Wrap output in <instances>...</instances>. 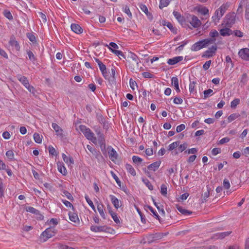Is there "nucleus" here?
<instances>
[{
  "label": "nucleus",
  "mask_w": 249,
  "mask_h": 249,
  "mask_svg": "<svg viewBox=\"0 0 249 249\" xmlns=\"http://www.w3.org/2000/svg\"><path fill=\"white\" fill-rule=\"evenodd\" d=\"M34 139L35 141L38 143H40L42 142V137L38 133H35L34 134Z\"/></svg>",
  "instance_id": "41"
},
{
  "label": "nucleus",
  "mask_w": 249,
  "mask_h": 249,
  "mask_svg": "<svg viewBox=\"0 0 249 249\" xmlns=\"http://www.w3.org/2000/svg\"><path fill=\"white\" fill-rule=\"evenodd\" d=\"M29 92L32 93L33 94H35L36 90L34 87L30 85L29 83L25 87Z\"/></svg>",
  "instance_id": "51"
},
{
  "label": "nucleus",
  "mask_w": 249,
  "mask_h": 249,
  "mask_svg": "<svg viewBox=\"0 0 249 249\" xmlns=\"http://www.w3.org/2000/svg\"><path fill=\"white\" fill-rule=\"evenodd\" d=\"M62 158L64 161L67 163H74V161L72 157H68L65 154H62Z\"/></svg>",
  "instance_id": "33"
},
{
  "label": "nucleus",
  "mask_w": 249,
  "mask_h": 249,
  "mask_svg": "<svg viewBox=\"0 0 249 249\" xmlns=\"http://www.w3.org/2000/svg\"><path fill=\"white\" fill-rule=\"evenodd\" d=\"M230 139L228 137H225L221 139L218 142L219 144H223L230 141Z\"/></svg>",
  "instance_id": "63"
},
{
  "label": "nucleus",
  "mask_w": 249,
  "mask_h": 249,
  "mask_svg": "<svg viewBox=\"0 0 249 249\" xmlns=\"http://www.w3.org/2000/svg\"><path fill=\"white\" fill-rule=\"evenodd\" d=\"M141 9L147 15L148 18L150 20H152L153 17L152 14L148 12L147 7L144 4H141L140 6Z\"/></svg>",
  "instance_id": "24"
},
{
  "label": "nucleus",
  "mask_w": 249,
  "mask_h": 249,
  "mask_svg": "<svg viewBox=\"0 0 249 249\" xmlns=\"http://www.w3.org/2000/svg\"><path fill=\"white\" fill-rule=\"evenodd\" d=\"M85 198L87 202L88 203V204L90 206V207L92 208V209L95 211V208L94 207V205L93 204V203L92 201L90 200V199L89 198V196L88 195H85Z\"/></svg>",
  "instance_id": "36"
},
{
  "label": "nucleus",
  "mask_w": 249,
  "mask_h": 249,
  "mask_svg": "<svg viewBox=\"0 0 249 249\" xmlns=\"http://www.w3.org/2000/svg\"><path fill=\"white\" fill-rule=\"evenodd\" d=\"M124 12L126 13L129 18L132 17V14L130 12L129 7L127 6H125L124 8Z\"/></svg>",
  "instance_id": "61"
},
{
  "label": "nucleus",
  "mask_w": 249,
  "mask_h": 249,
  "mask_svg": "<svg viewBox=\"0 0 249 249\" xmlns=\"http://www.w3.org/2000/svg\"><path fill=\"white\" fill-rule=\"evenodd\" d=\"M10 45L14 47L17 51H19L20 49V46L18 42L16 40L15 38L13 36L11 37L9 41Z\"/></svg>",
  "instance_id": "17"
},
{
  "label": "nucleus",
  "mask_w": 249,
  "mask_h": 249,
  "mask_svg": "<svg viewBox=\"0 0 249 249\" xmlns=\"http://www.w3.org/2000/svg\"><path fill=\"white\" fill-rule=\"evenodd\" d=\"M63 194L67 197V198L68 199H69L70 200H73V197H72V196L71 195V194L70 193H69V192H68L67 191H64L63 192Z\"/></svg>",
  "instance_id": "59"
},
{
  "label": "nucleus",
  "mask_w": 249,
  "mask_h": 249,
  "mask_svg": "<svg viewBox=\"0 0 249 249\" xmlns=\"http://www.w3.org/2000/svg\"><path fill=\"white\" fill-rule=\"evenodd\" d=\"M91 153L95 157V158L98 160H99L100 158H103L100 152L99 151L97 150L95 148H94L91 152Z\"/></svg>",
  "instance_id": "37"
},
{
  "label": "nucleus",
  "mask_w": 249,
  "mask_h": 249,
  "mask_svg": "<svg viewBox=\"0 0 249 249\" xmlns=\"http://www.w3.org/2000/svg\"><path fill=\"white\" fill-rule=\"evenodd\" d=\"M215 38H207L202 40H200L195 44L191 47V50L193 51H197L203 48L208 46L209 45L214 43L215 41Z\"/></svg>",
  "instance_id": "1"
},
{
  "label": "nucleus",
  "mask_w": 249,
  "mask_h": 249,
  "mask_svg": "<svg viewBox=\"0 0 249 249\" xmlns=\"http://www.w3.org/2000/svg\"><path fill=\"white\" fill-rule=\"evenodd\" d=\"M26 210L28 212H30L31 213L35 214L36 215H39L38 218L40 220H42L44 218V216L40 213V212L33 207L29 206L28 207H27L26 209Z\"/></svg>",
  "instance_id": "12"
},
{
  "label": "nucleus",
  "mask_w": 249,
  "mask_h": 249,
  "mask_svg": "<svg viewBox=\"0 0 249 249\" xmlns=\"http://www.w3.org/2000/svg\"><path fill=\"white\" fill-rule=\"evenodd\" d=\"M62 202L63 203V204L66 206V207H71L72 208V209L73 211L74 210V208L73 206V205H72V204L69 202V201H67L66 200H62Z\"/></svg>",
  "instance_id": "57"
},
{
  "label": "nucleus",
  "mask_w": 249,
  "mask_h": 249,
  "mask_svg": "<svg viewBox=\"0 0 249 249\" xmlns=\"http://www.w3.org/2000/svg\"><path fill=\"white\" fill-rule=\"evenodd\" d=\"M219 34L218 32L215 30H212L209 33V35L211 38H214V37L217 36Z\"/></svg>",
  "instance_id": "54"
},
{
  "label": "nucleus",
  "mask_w": 249,
  "mask_h": 249,
  "mask_svg": "<svg viewBox=\"0 0 249 249\" xmlns=\"http://www.w3.org/2000/svg\"><path fill=\"white\" fill-rule=\"evenodd\" d=\"M132 160L134 163L138 164L141 163L143 161V160L139 157L133 156L132 157Z\"/></svg>",
  "instance_id": "44"
},
{
  "label": "nucleus",
  "mask_w": 249,
  "mask_h": 249,
  "mask_svg": "<svg viewBox=\"0 0 249 249\" xmlns=\"http://www.w3.org/2000/svg\"><path fill=\"white\" fill-rule=\"evenodd\" d=\"M107 150L108 151L109 158L112 161H114L117 159L118 153L111 146H109L107 147Z\"/></svg>",
  "instance_id": "8"
},
{
  "label": "nucleus",
  "mask_w": 249,
  "mask_h": 249,
  "mask_svg": "<svg viewBox=\"0 0 249 249\" xmlns=\"http://www.w3.org/2000/svg\"><path fill=\"white\" fill-rule=\"evenodd\" d=\"M183 60V56H176L172 58L169 59L167 61V63L170 65H174L178 62L182 61Z\"/></svg>",
  "instance_id": "14"
},
{
  "label": "nucleus",
  "mask_w": 249,
  "mask_h": 249,
  "mask_svg": "<svg viewBox=\"0 0 249 249\" xmlns=\"http://www.w3.org/2000/svg\"><path fill=\"white\" fill-rule=\"evenodd\" d=\"M245 18L246 20H249V2L247 4L246 10H245Z\"/></svg>",
  "instance_id": "53"
},
{
  "label": "nucleus",
  "mask_w": 249,
  "mask_h": 249,
  "mask_svg": "<svg viewBox=\"0 0 249 249\" xmlns=\"http://www.w3.org/2000/svg\"><path fill=\"white\" fill-rule=\"evenodd\" d=\"M226 25L229 27L231 26L235 21V15L234 13L229 14L226 17Z\"/></svg>",
  "instance_id": "6"
},
{
  "label": "nucleus",
  "mask_w": 249,
  "mask_h": 249,
  "mask_svg": "<svg viewBox=\"0 0 249 249\" xmlns=\"http://www.w3.org/2000/svg\"><path fill=\"white\" fill-rule=\"evenodd\" d=\"M96 132L99 144L105 143V139L103 134L101 133L100 131H96Z\"/></svg>",
  "instance_id": "31"
},
{
  "label": "nucleus",
  "mask_w": 249,
  "mask_h": 249,
  "mask_svg": "<svg viewBox=\"0 0 249 249\" xmlns=\"http://www.w3.org/2000/svg\"><path fill=\"white\" fill-rule=\"evenodd\" d=\"M109 49L111 51L112 53H113L114 54H115L116 55L119 56H121L123 57L124 58H125L124 55L123 54L122 52L119 50H115L116 49H118L119 47L114 42H110L109 43Z\"/></svg>",
  "instance_id": "5"
},
{
  "label": "nucleus",
  "mask_w": 249,
  "mask_h": 249,
  "mask_svg": "<svg viewBox=\"0 0 249 249\" xmlns=\"http://www.w3.org/2000/svg\"><path fill=\"white\" fill-rule=\"evenodd\" d=\"M27 53L29 58L30 60H31L33 62H35L36 60V57L31 51H30V50L27 51Z\"/></svg>",
  "instance_id": "43"
},
{
  "label": "nucleus",
  "mask_w": 249,
  "mask_h": 249,
  "mask_svg": "<svg viewBox=\"0 0 249 249\" xmlns=\"http://www.w3.org/2000/svg\"><path fill=\"white\" fill-rule=\"evenodd\" d=\"M71 30L76 34H80L83 32V29L78 24L72 23L71 24Z\"/></svg>",
  "instance_id": "15"
},
{
  "label": "nucleus",
  "mask_w": 249,
  "mask_h": 249,
  "mask_svg": "<svg viewBox=\"0 0 249 249\" xmlns=\"http://www.w3.org/2000/svg\"><path fill=\"white\" fill-rule=\"evenodd\" d=\"M58 170L63 175H66L67 173V170L63 165V163L58 162L57 163Z\"/></svg>",
  "instance_id": "25"
},
{
  "label": "nucleus",
  "mask_w": 249,
  "mask_h": 249,
  "mask_svg": "<svg viewBox=\"0 0 249 249\" xmlns=\"http://www.w3.org/2000/svg\"><path fill=\"white\" fill-rule=\"evenodd\" d=\"M69 215L70 220L72 222H76L79 220L78 215L75 213L69 212Z\"/></svg>",
  "instance_id": "30"
},
{
  "label": "nucleus",
  "mask_w": 249,
  "mask_h": 249,
  "mask_svg": "<svg viewBox=\"0 0 249 249\" xmlns=\"http://www.w3.org/2000/svg\"><path fill=\"white\" fill-rule=\"evenodd\" d=\"M240 103V99L236 98L234 99L231 103V108H235L236 106Z\"/></svg>",
  "instance_id": "50"
},
{
  "label": "nucleus",
  "mask_w": 249,
  "mask_h": 249,
  "mask_svg": "<svg viewBox=\"0 0 249 249\" xmlns=\"http://www.w3.org/2000/svg\"><path fill=\"white\" fill-rule=\"evenodd\" d=\"M187 144L186 143H184L182 144H180L179 145V146L178 147V150L180 152H182L186 149V148H187Z\"/></svg>",
  "instance_id": "56"
},
{
  "label": "nucleus",
  "mask_w": 249,
  "mask_h": 249,
  "mask_svg": "<svg viewBox=\"0 0 249 249\" xmlns=\"http://www.w3.org/2000/svg\"><path fill=\"white\" fill-rule=\"evenodd\" d=\"M52 127L56 132V135L61 137H63V130L55 123L52 124Z\"/></svg>",
  "instance_id": "22"
},
{
  "label": "nucleus",
  "mask_w": 249,
  "mask_h": 249,
  "mask_svg": "<svg viewBox=\"0 0 249 249\" xmlns=\"http://www.w3.org/2000/svg\"><path fill=\"white\" fill-rule=\"evenodd\" d=\"M90 230L92 231L98 232H107V230L109 229L106 226H97L92 225L90 227Z\"/></svg>",
  "instance_id": "10"
},
{
  "label": "nucleus",
  "mask_w": 249,
  "mask_h": 249,
  "mask_svg": "<svg viewBox=\"0 0 249 249\" xmlns=\"http://www.w3.org/2000/svg\"><path fill=\"white\" fill-rule=\"evenodd\" d=\"M185 128V125L184 124H181L178 125L176 128L177 132L178 133L182 130H183Z\"/></svg>",
  "instance_id": "62"
},
{
  "label": "nucleus",
  "mask_w": 249,
  "mask_h": 249,
  "mask_svg": "<svg viewBox=\"0 0 249 249\" xmlns=\"http://www.w3.org/2000/svg\"><path fill=\"white\" fill-rule=\"evenodd\" d=\"M175 17L177 18L178 21L181 24L184 21V18L183 17L181 16V15L177 11H174L173 13Z\"/></svg>",
  "instance_id": "29"
},
{
  "label": "nucleus",
  "mask_w": 249,
  "mask_h": 249,
  "mask_svg": "<svg viewBox=\"0 0 249 249\" xmlns=\"http://www.w3.org/2000/svg\"><path fill=\"white\" fill-rule=\"evenodd\" d=\"M163 237V234L161 233H155L149 234L146 236V239L148 244L152 243L157 240L161 239Z\"/></svg>",
  "instance_id": "3"
},
{
  "label": "nucleus",
  "mask_w": 249,
  "mask_h": 249,
  "mask_svg": "<svg viewBox=\"0 0 249 249\" xmlns=\"http://www.w3.org/2000/svg\"><path fill=\"white\" fill-rule=\"evenodd\" d=\"M240 114L237 113L231 114L228 118V122L230 123L240 117Z\"/></svg>",
  "instance_id": "35"
},
{
  "label": "nucleus",
  "mask_w": 249,
  "mask_h": 249,
  "mask_svg": "<svg viewBox=\"0 0 249 249\" xmlns=\"http://www.w3.org/2000/svg\"><path fill=\"white\" fill-rule=\"evenodd\" d=\"M222 16V14L220 13V11L217 9L215 11L214 15L212 17V18L214 22H218Z\"/></svg>",
  "instance_id": "27"
},
{
  "label": "nucleus",
  "mask_w": 249,
  "mask_h": 249,
  "mask_svg": "<svg viewBox=\"0 0 249 249\" xmlns=\"http://www.w3.org/2000/svg\"><path fill=\"white\" fill-rule=\"evenodd\" d=\"M172 85L174 87L178 85V80L177 77H173L171 79Z\"/></svg>",
  "instance_id": "55"
},
{
  "label": "nucleus",
  "mask_w": 249,
  "mask_h": 249,
  "mask_svg": "<svg viewBox=\"0 0 249 249\" xmlns=\"http://www.w3.org/2000/svg\"><path fill=\"white\" fill-rule=\"evenodd\" d=\"M198 11L201 13L202 15H206L209 13V10L207 8L204 7L201 8H199Z\"/></svg>",
  "instance_id": "48"
},
{
  "label": "nucleus",
  "mask_w": 249,
  "mask_h": 249,
  "mask_svg": "<svg viewBox=\"0 0 249 249\" xmlns=\"http://www.w3.org/2000/svg\"><path fill=\"white\" fill-rule=\"evenodd\" d=\"M248 80V79L247 74L244 73L238 80L241 87H243L247 84Z\"/></svg>",
  "instance_id": "20"
},
{
  "label": "nucleus",
  "mask_w": 249,
  "mask_h": 249,
  "mask_svg": "<svg viewBox=\"0 0 249 249\" xmlns=\"http://www.w3.org/2000/svg\"><path fill=\"white\" fill-rule=\"evenodd\" d=\"M231 233V231H226L223 232H220V233H217L213 235L211 238L213 239H222L224 238L225 237L229 236Z\"/></svg>",
  "instance_id": "11"
},
{
  "label": "nucleus",
  "mask_w": 249,
  "mask_h": 249,
  "mask_svg": "<svg viewBox=\"0 0 249 249\" xmlns=\"http://www.w3.org/2000/svg\"><path fill=\"white\" fill-rule=\"evenodd\" d=\"M144 209L145 210H147V209L149 210L151 212L153 213V214L155 216V217L157 219H158L160 220V216L158 215L157 212L153 209V208L149 205H145L144 206Z\"/></svg>",
  "instance_id": "32"
},
{
  "label": "nucleus",
  "mask_w": 249,
  "mask_h": 249,
  "mask_svg": "<svg viewBox=\"0 0 249 249\" xmlns=\"http://www.w3.org/2000/svg\"><path fill=\"white\" fill-rule=\"evenodd\" d=\"M142 180L150 190H153V186L148 179L143 178Z\"/></svg>",
  "instance_id": "39"
},
{
  "label": "nucleus",
  "mask_w": 249,
  "mask_h": 249,
  "mask_svg": "<svg viewBox=\"0 0 249 249\" xmlns=\"http://www.w3.org/2000/svg\"><path fill=\"white\" fill-rule=\"evenodd\" d=\"M213 93V90L211 89H208L204 91V99H206L209 97L210 95Z\"/></svg>",
  "instance_id": "47"
},
{
  "label": "nucleus",
  "mask_w": 249,
  "mask_h": 249,
  "mask_svg": "<svg viewBox=\"0 0 249 249\" xmlns=\"http://www.w3.org/2000/svg\"><path fill=\"white\" fill-rule=\"evenodd\" d=\"M27 37L28 38V39L32 42L33 43H35L36 42V37L34 35H33L32 33H27L26 34Z\"/></svg>",
  "instance_id": "42"
},
{
  "label": "nucleus",
  "mask_w": 249,
  "mask_h": 249,
  "mask_svg": "<svg viewBox=\"0 0 249 249\" xmlns=\"http://www.w3.org/2000/svg\"><path fill=\"white\" fill-rule=\"evenodd\" d=\"M160 193L163 196H166L167 194V188L166 185L163 184L161 185Z\"/></svg>",
  "instance_id": "40"
},
{
  "label": "nucleus",
  "mask_w": 249,
  "mask_h": 249,
  "mask_svg": "<svg viewBox=\"0 0 249 249\" xmlns=\"http://www.w3.org/2000/svg\"><path fill=\"white\" fill-rule=\"evenodd\" d=\"M97 210L100 214V215L102 216V217L105 219H106V215L104 212V206L103 204H99L97 205Z\"/></svg>",
  "instance_id": "26"
},
{
  "label": "nucleus",
  "mask_w": 249,
  "mask_h": 249,
  "mask_svg": "<svg viewBox=\"0 0 249 249\" xmlns=\"http://www.w3.org/2000/svg\"><path fill=\"white\" fill-rule=\"evenodd\" d=\"M84 135L88 140H91L93 143L96 142V138L94 137V133L91 132L89 128L88 129Z\"/></svg>",
  "instance_id": "16"
},
{
  "label": "nucleus",
  "mask_w": 249,
  "mask_h": 249,
  "mask_svg": "<svg viewBox=\"0 0 249 249\" xmlns=\"http://www.w3.org/2000/svg\"><path fill=\"white\" fill-rule=\"evenodd\" d=\"M217 49L216 46L213 45L211 48H209L207 51H206L204 54L202 55V57H212L215 53Z\"/></svg>",
  "instance_id": "9"
},
{
  "label": "nucleus",
  "mask_w": 249,
  "mask_h": 249,
  "mask_svg": "<svg viewBox=\"0 0 249 249\" xmlns=\"http://www.w3.org/2000/svg\"><path fill=\"white\" fill-rule=\"evenodd\" d=\"M220 34L221 36H229L233 34V31L231 30L229 28H225L221 29L220 31Z\"/></svg>",
  "instance_id": "18"
},
{
  "label": "nucleus",
  "mask_w": 249,
  "mask_h": 249,
  "mask_svg": "<svg viewBox=\"0 0 249 249\" xmlns=\"http://www.w3.org/2000/svg\"><path fill=\"white\" fill-rule=\"evenodd\" d=\"M233 34H234V36H236L241 37L243 36L244 34L241 31L236 30L233 31Z\"/></svg>",
  "instance_id": "60"
},
{
  "label": "nucleus",
  "mask_w": 249,
  "mask_h": 249,
  "mask_svg": "<svg viewBox=\"0 0 249 249\" xmlns=\"http://www.w3.org/2000/svg\"><path fill=\"white\" fill-rule=\"evenodd\" d=\"M223 186H224V187L226 189H228L230 188V182L229 181L225 178L224 179V181H223Z\"/></svg>",
  "instance_id": "64"
},
{
  "label": "nucleus",
  "mask_w": 249,
  "mask_h": 249,
  "mask_svg": "<svg viewBox=\"0 0 249 249\" xmlns=\"http://www.w3.org/2000/svg\"><path fill=\"white\" fill-rule=\"evenodd\" d=\"M177 209L180 213H181L182 214H184V215H188V214L192 213L191 212L187 210H185V209H183L182 207H180V206L178 207Z\"/></svg>",
  "instance_id": "38"
},
{
  "label": "nucleus",
  "mask_w": 249,
  "mask_h": 249,
  "mask_svg": "<svg viewBox=\"0 0 249 249\" xmlns=\"http://www.w3.org/2000/svg\"><path fill=\"white\" fill-rule=\"evenodd\" d=\"M228 7V6L227 5V4H223L218 9V10L220 11V13L222 14V15H223L226 11L227 10Z\"/></svg>",
  "instance_id": "45"
},
{
  "label": "nucleus",
  "mask_w": 249,
  "mask_h": 249,
  "mask_svg": "<svg viewBox=\"0 0 249 249\" xmlns=\"http://www.w3.org/2000/svg\"><path fill=\"white\" fill-rule=\"evenodd\" d=\"M238 55L242 59L249 61V49L246 48L240 50Z\"/></svg>",
  "instance_id": "7"
},
{
  "label": "nucleus",
  "mask_w": 249,
  "mask_h": 249,
  "mask_svg": "<svg viewBox=\"0 0 249 249\" xmlns=\"http://www.w3.org/2000/svg\"><path fill=\"white\" fill-rule=\"evenodd\" d=\"M109 197L112 203L116 209H118L120 207V202L118 198L113 195H110Z\"/></svg>",
  "instance_id": "21"
},
{
  "label": "nucleus",
  "mask_w": 249,
  "mask_h": 249,
  "mask_svg": "<svg viewBox=\"0 0 249 249\" xmlns=\"http://www.w3.org/2000/svg\"><path fill=\"white\" fill-rule=\"evenodd\" d=\"M128 58H129L130 60L129 61L131 63L134 69L135 67H139V63L140 60L137 55L134 53H131Z\"/></svg>",
  "instance_id": "4"
},
{
  "label": "nucleus",
  "mask_w": 249,
  "mask_h": 249,
  "mask_svg": "<svg viewBox=\"0 0 249 249\" xmlns=\"http://www.w3.org/2000/svg\"><path fill=\"white\" fill-rule=\"evenodd\" d=\"M160 163H161V161H160V160L151 163V164H150L149 165H148L147 166V168L149 170L155 171L159 168V167L160 166Z\"/></svg>",
  "instance_id": "19"
},
{
  "label": "nucleus",
  "mask_w": 249,
  "mask_h": 249,
  "mask_svg": "<svg viewBox=\"0 0 249 249\" xmlns=\"http://www.w3.org/2000/svg\"><path fill=\"white\" fill-rule=\"evenodd\" d=\"M49 154L52 155H56V152L55 149L52 146H49L48 147Z\"/></svg>",
  "instance_id": "58"
},
{
  "label": "nucleus",
  "mask_w": 249,
  "mask_h": 249,
  "mask_svg": "<svg viewBox=\"0 0 249 249\" xmlns=\"http://www.w3.org/2000/svg\"><path fill=\"white\" fill-rule=\"evenodd\" d=\"M55 231L54 227H50L46 229V230L41 233V237L44 241L51 238L55 235Z\"/></svg>",
  "instance_id": "2"
},
{
  "label": "nucleus",
  "mask_w": 249,
  "mask_h": 249,
  "mask_svg": "<svg viewBox=\"0 0 249 249\" xmlns=\"http://www.w3.org/2000/svg\"><path fill=\"white\" fill-rule=\"evenodd\" d=\"M18 79L25 87L29 84V81L27 78L24 76H22L21 74H18L17 75Z\"/></svg>",
  "instance_id": "23"
},
{
  "label": "nucleus",
  "mask_w": 249,
  "mask_h": 249,
  "mask_svg": "<svg viewBox=\"0 0 249 249\" xmlns=\"http://www.w3.org/2000/svg\"><path fill=\"white\" fill-rule=\"evenodd\" d=\"M179 143L180 142L179 141H177L172 143L168 146L167 150L168 151L173 150V149L176 148L179 145Z\"/></svg>",
  "instance_id": "34"
},
{
  "label": "nucleus",
  "mask_w": 249,
  "mask_h": 249,
  "mask_svg": "<svg viewBox=\"0 0 249 249\" xmlns=\"http://www.w3.org/2000/svg\"><path fill=\"white\" fill-rule=\"evenodd\" d=\"M3 13L4 16L8 19L12 20L13 19V16L9 11L5 10Z\"/></svg>",
  "instance_id": "46"
},
{
  "label": "nucleus",
  "mask_w": 249,
  "mask_h": 249,
  "mask_svg": "<svg viewBox=\"0 0 249 249\" xmlns=\"http://www.w3.org/2000/svg\"><path fill=\"white\" fill-rule=\"evenodd\" d=\"M125 168L128 172H129L132 176H135L136 172L132 166L129 164H126Z\"/></svg>",
  "instance_id": "28"
},
{
  "label": "nucleus",
  "mask_w": 249,
  "mask_h": 249,
  "mask_svg": "<svg viewBox=\"0 0 249 249\" xmlns=\"http://www.w3.org/2000/svg\"><path fill=\"white\" fill-rule=\"evenodd\" d=\"M166 26L174 33H177V29L174 28L172 24L169 22H167Z\"/></svg>",
  "instance_id": "52"
},
{
  "label": "nucleus",
  "mask_w": 249,
  "mask_h": 249,
  "mask_svg": "<svg viewBox=\"0 0 249 249\" xmlns=\"http://www.w3.org/2000/svg\"><path fill=\"white\" fill-rule=\"evenodd\" d=\"M190 23L194 28L199 27L201 23L198 18L194 15L191 16V20L190 21Z\"/></svg>",
  "instance_id": "13"
},
{
  "label": "nucleus",
  "mask_w": 249,
  "mask_h": 249,
  "mask_svg": "<svg viewBox=\"0 0 249 249\" xmlns=\"http://www.w3.org/2000/svg\"><path fill=\"white\" fill-rule=\"evenodd\" d=\"M6 156L10 160H14V154L12 150H8L6 152Z\"/></svg>",
  "instance_id": "49"
}]
</instances>
